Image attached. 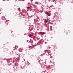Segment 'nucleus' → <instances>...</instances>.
<instances>
[{
	"instance_id": "obj_11",
	"label": "nucleus",
	"mask_w": 73,
	"mask_h": 73,
	"mask_svg": "<svg viewBox=\"0 0 73 73\" xmlns=\"http://www.w3.org/2000/svg\"><path fill=\"white\" fill-rule=\"evenodd\" d=\"M33 0H31V1H33Z\"/></svg>"
},
{
	"instance_id": "obj_4",
	"label": "nucleus",
	"mask_w": 73,
	"mask_h": 73,
	"mask_svg": "<svg viewBox=\"0 0 73 73\" xmlns=\"http://www.w3.org/2000/svg\"><path fill=\"white\" fill-rule=\"evenodd\" d=\"M14 35H11V37H14Z\"/></svg>"
},
{
	"instance_id": "obj_8",
	"label": "nucleus",
	"mask_w": 73,
	"mask_h": 73,
	"mask_svg": "<svg viewBox=\"0 0 73 73\" xmlns=\"http://www.w3.org/2000/svg\"><path fill=\"white\" fill-rule=\"evenodd\" d=\"M38 60V62H40V60L38 61V60Z\"/></svg>"
},
{
	"instance_id": "obj_7",
	"label": "nucleus",
	"mask_w": 73,
	"mask_h": 73,
	"mask_svg": "<svg viewBox=\"0 0 73 73\" xmlns=\"http://www.w3.org/2000/svg\"><path fill=\"white\" fill-rule=\"evenodd\" d=\"M27 9H29L30 8V7H27Z\"/></svg>"
},
{
	"instance_id": "obj_6",
	"label": "nucleus",
	"mask_w": 73,
	"mask_h": 73,
	"mask_svg": "<svg viewBox=\"0 0 73 73\" xmlns=\"http://www.w3.org/2000/svg\"><path fill=\"white\" fill-rule=\"evenodd\" d=\"M45 23H47V22H48V21H47V20H45Z\"/></svg>"
},
{
	"instance_id": "obj_3",
	"label": "nucleus",
	"mask_w": 73,
	"mask_h": 73,
	"mask_svg": "<svg viewBox=\"0 0 73 73\" xmlns=\"http://www.w3.org/2000/svg\"><path fill=\"white\" fill-rule=\"evenodd\" d=\"M46 53L47 55H48L49 54V52H46Z\"/></svg>"
},
{
	"instance_id": "obj_10",
	"label": "nucleus",
	"mask_w": 73,
	"mask_h": 73,
	"mask_svg": "<svg viewBox=\"0 0 73 73\" xmlns=\"http://www.w3.org/2000/svg\"><path fill=\"white\" fill-rule=\"evenodd\" d=\"M39 39H40V38H37V39H38V40H39Z\"/></svg>"
},
{
	"instance_id": "obj_9",
	"label": "nucleus",
	"mask_w": 73,
	"mask_h": 73,
	"mask_svg": "<svg viewBox=\"0 0 73 73\" xmlns=\"http://www.w3.org/2000/svg\"><path fill=\"white\" fill-rule=\"evenodd\" d=\"M28 41H29L28 40H27V42H28Z\"/></svg>"
},
{
	"instance_id": "obj_16",
	"label": "nucleus",
	"mask_w": 73,
	"mask_h": 73,
	"mask_svg": "<svg viewBox=\"0 0 73 73\" xmlns=\"http://www.w3.org/2000/svg\"><path fill=\"white\" fill-rule=\"evenodd\" d=\"M23 1H24V0H23Z\"/></svg>"
},
{
	"instance_id": "obj_12",
	"label": "nucleus",
	"mask_w": 73,
	"mask_h": 73,
	"mask_svg": "<svg viewBox=\"0 0 73 73\" xmlns=\"http://www.w3.org/2000/svg\"><path fill=\"white\" fill-rule=\"evenodd\" d=\"M35 4H37V2H35Z\"/></svg>"
},
{
	"instance_id": "obj_15",
	"label": "nucleus",
	"mask_w": 73,
	"mask_h": 73,
	"mask_svg": "<svg viewBox=\"0 0 73 73\" xmlns=\"http://www.w3.org/2000/svg\"><path fill=\"white\" fill-rule=\"evenodd\" d=\"M50 56H51V54H50Z\"/></svg>"
},
{
	"instance_id": "obj_5",
	"label": "nucleus",
	"mask_w": 73,
	"mask_h": 73,
	"mask_svg": "<svg viewBox=\"0 0 73 73\" xmlns=\"http://www.w3.org/2000/svg\"><path fill=\"white\" fill-rule=\"evenodd\" d=\"M18 9L19 11L20 12V8H18Z\"/></svg>"
},
{
	"instance_id": "obj_13",
	"label": "nucleus",
	"mask_w": 73,
	"mask_h": 73,
	"mask_svg": "<svg viewBox=\"0 0 73 73\" xmlns=\"http://www.w3.org/2000/svg\"><path fill=\"white\" fill-rule=\"evenodd\" d=\"M39 64H41V63L40 62H39Z\"/></svg>"
},
{
	"instance_id": "obj_2",
	"label": "nucleus",
	"mask_w": 73,
	"mask_h": 73,
	"mask_svg": "<svg viewBox=\"0 0 73 73\" xmlns=\"http://www.w3.org/2000/svg\"><path fill=\"white\" fill-rule=\"evenodd\" d=\"M33 36V35L30 34L29 35V37H30L31 38H32V37Z\"/></svg>"
},
{
	"instance_id": "obj_14",
	"label": "nucleus",
	"mask_w": 73,
	"mask_h": 73,
	"mask_svg": "<svg viewBox=\"0 0 73 73\" xmlns=\"http://www.w3.org/2000/svg\"><path fill=\"white\" fill-rule=\"evenodd\" d=\"M32 7V6H30V7Z\"/></svg>"
},
{
	"instance_id": "obj_1",
	"label": "nucleus",
	"mask_w": 73,
	"mask_h": 73,
	"mask_svg": "<svg viewBox=\"0 0 73 73\" xmlns=\"http://www.w3.org/2000/svg\"><path fill=\"white\" fill-rule=\"evenodd\" d=\"M46 13V15H48V16H50V14H49V13H48L47 12Z\"/></svg>"
}]
</instances>
